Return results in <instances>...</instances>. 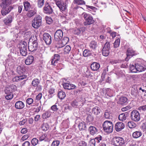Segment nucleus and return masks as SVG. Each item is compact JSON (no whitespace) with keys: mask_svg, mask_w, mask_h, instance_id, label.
<instances>
[{"mask_svg":"<svg viewBox=\"0 0 146 146\" xmlns=\"http://www.w3.org/2000/svg\"><path fill=\"white\" fill-rule=\"evenodd\" d=\"M58 96L59 98L62 100L65 98L66 96V94L65 92L62 91H60L58 92Z\"/></svg>","mask_w":146,"mask_h":146,"instance_id":"obj_37","label":"nucleus"},{"mask_svg":"<svg viewBox=\"0 0 146 146\" xmlns=\"http://www.w3.org/2000/svg\"><path fill=\"white\" fill-rule=\"evenodd\" d=\"M74 3L78 5H83L85 4L84 1L83 0H74Z\"/></svg>","mask_w":146,"mask_h":146,"instance_id":"obj_50","label":"nucleus"},{"mask_svg":"<svg viewBox=\"0 0 146 146\" xmlns=\"http://www.w3.org/2000/svg\"><path fill=\"white\" fill-rule=\"evenodd\" d=\"M42 23V17L40 15L35 16L32 21V26L35 29L38 28Z\"/></svg>","mask_w":146,"mask_h":146,"instance_id":"obj_3","label":"nucleus"},{"mask_svg":"<svg viewBox=\"0 0 146 146\" xmlns=\"http://www.w3.org/2000/svg\"><path fill=\"white\" fill-rule=\"evenodd\" d=\"M69 38L67 37H64L62 40L61 43L64 46L66 45L68 42Z\"/></svg>","mask_w":146,"mask_h":146,"instance_id":"obj_45","label":"nucleus"},{"mask_svg":"<svg viewBox=\"0 0 146 146\" xmlns=\"http://www.w3.org/2000/svg\"><path fill=\"white\" fill-rule=\"evenodd\" d=\"M17 90V87L15 85H12L6 87L4 90L5 97L7 100L12 99L13 97V92Z\"/></svg>","mask_w":146,"mask_h":146,"instance_id":"obj_1","label":"nucleus"},{"mask_svg":"<svg viewBox=\"0 0 146 146\" xmlns=\"http://www.w3.org/2000/svg\"><path fill=\"white\" fill-rule=\"evenodd\" d=\"M101 111V109L98 106L94 107L92 110V113L96 115L99 114Z\"/></svg>","mask_w":146,"mask_h":146,"instance_id":"obj_30","label":"nucleus"},{"mask_svg":"<svg viewBox=\"0 0 146 146\" xmlns=\"http://www.w3.org/2000/svg\"><path fill=\"white\" fill-rule=\"evenodd\" d=\"M3 7L1 10V12L3 16H5L8 14L13 9L11 6H5L3 5Z\"/></svg>","mask_w":146,"mask_h":146,"instance_id":"obj_13","label":"nucleus"},{"mask_svg":"<svg viewBox=\"0 0 146 146\" xmlns=\"http://www.w3.org/2000/svg\"><path fill=\"white\" fill-rule=\"evenodd\" d=\"M102 126L105 131L107 133H110L113 131V125L111 121L108 120L105 121Z\"/></svg>","mask_w":146,"mask_h":146,"instance_id":"obj_2","label":"nucleus"},{"mask_svg":"<svg viewBox=\"0 0 146 146\" xmlns=\"http://www.w3.org/2000/svg\"><path fill=\"white\" fill-rule=\"evenodd\" d=\"M36 9L34 8L33 9L29 11L27 15V17L30 18L34 16L36 13Z\"/></svg>","mask_w":146,"mask_h":146,"instance_id":"obj_26","label":"nucleus"},{"mask_svg":"<svg viewBox=\"0 0 146 146\" xmlns=\"http://www.w3.org/2000/svg\"><path fill=\"white\" fill-rule=\"evenodd\" d=\"M46 23L48 24L51 23L52 21L51 18L48 17H46Z\"/></svg>","mask_w":146,"mask_h":146,"instance_id":"obj_59","label":"nucleus"},{"mask_svg":"<svg viewBox=\"0 0 146 146\" xmlns=\"http://www.w3.org/2000/svg\"><path fill=\"white\" fill-rule=\"evenodd\" d=\"M79 146H87V144L85 141H82L79 143Z\"/></svg>","mask_w":146,"mask_h":146,"instance_id":"obj_62","label":"nucleus"},{"mask_svg":"<svg viewBox=\"0 0 146 146\" xmlns=\"http://www.w3.org/2000/svg\"><path fill=\"white\" fill-rule=\"evenodd\" d=\"M12 3V0H3L2 3L3 6H7V5Z\"/></svg>","mask_w":146,"mask_h":146,"instance_id":"obj_44","label":"nucleus"},{"mask_svg":"<svg viewBox=\"0 0 146 146\" xmlns=\"http://www.w3.org/2000/svg\"><path fill=\"white\" fill-rule=\"evenodd\" d=\"M86 21V22L84 23L85 25H91L94 22L92 17L90 16L88 14L84 13L82 15Z\"/></svg>","mask_w":146,"mask_h":146,"instance_id":"obj_5","label":"nucleus"},{"mask_svg":"<svg viewBox=\"0 0 146 146\" xmlns=\"http://www.w3.org/2000/svg\"><path fill=\"white\" fill-rule=\"evenodd\" d=\"M71 50V47L70 46L67 45L64 48V53H68Z\"/></svg>","mask_w":146,"mask_h":146,"instance_id":"obj_48","label":"nucleus"},{"mask_svg":"<svg viewBox=\"0 0 146 146\" xmlns=\"http://www.w3.org/2000/svg\"><path fill=\"white\" fill-rule=\"evenodd\" d=\"M50 115V112L46 111L43 113L42 115V117L43 119H46L49 117Z\"/></svg>","mask_w":146,"mask_h":146,"instance_id":"obj_46","label":"nucleus"},{"mask_svg":"<svg viewBox=\"0 0 146 146\" xmlns=\"http://www.w3.org/2000/svg\"><path fill=\"white\" fill-rule=\"evenodd\" d=\"M42 97V94L41 93H39L36 96V99L37 100H40Z\"/></svg>","mask_w":146,"mask_h":146,"instance_id":"obj_63","label":"nucleus"},{"mask_svg":"<svg viewBox=\"0 0 146 146\" xmlns=\"http://www.w3.org/2000/svg\"><path fill=\"white\" fill-rule=\"evenodd\" d=\"M63 36V33L60 30H58L55 32L54 35V39L56 41H60Z\"/></svg>","mask_w":146,"mask_h":146,"instance_id":"obj_11","label":"nucleus"},{"mask_svg":"<svg viewBox=\"0 0 146 146\" xmlns=\"http://www.w3.org/2000/svg\"><path fill=\"white\" fill-rule=\"evenodd\" d=\"M38 140L36 138H33L31 140V143L33 146L36 145L38 143Z\"/></svg>","mask_w":146,"mask_h":146,"instance_id":"obj_54","label":"nucleus"},{"mask_svg":"<svg viewBox=\"0 0 146 146\" xmlns=\"http://www.w3.org/2000/svg\"><path fill=\"white\" fill-rule=\"evenodd\" d=\"M106 95L108 96L109 97H112L113 96V91L109 88H107L106 90Z\"/></svg>","mask_w":146,"mask_h":146,"instance_id":"obj_42","label":"nucleus"},{"mask_svg":"<svg viewBox=\"0 0 146 146\" xmlns=\"http://www.w3.org/2000/svg\"><path fill=\"white\" fill-rule=\"evenodd\" d=\"M34 60V58L33 56L31 55L28 56L26 59L25 62L26 64L27 65L31 64Z\"/></svg>","mask_w":146,"mask_h":146,"instance_id":"obj_23","label":"nucleus"},{"mask_svg":"<svg viewBox=\"0 0 146 146\" xmlns=\"http://www.w3.org/2000/svg\"><path fill=\"white\" fill-rule=\"evenodd\" d=\"M38 46L37 40H35L31 43L29 44L28 49L29 51L33 52L36 50Z\"/></svg>","mask_w":146,"mask_h":146,"instance_id":"obj_12","label":"nucleus"},{"mask_svg":"<svg viewBox=\"0 0 146 146\" xmlns=\"http://www.w3.org/2000/svg\"><path fill=\"white\" fill-rule=\"evenodd\" d=\"M89 46L91 49L95 50L97 46V42L94 41H92L90 43Z\"/></svg>","mask_w":146,"mask_h":146,"instance_id":"obj_32","label":"nucleus"},{"mask_svg":"<svg viewBox=\"0 0 146 146\" xmlns=\"http://www.w3.org/2000/svg\"><path fill=\"white\" fill-rule=\"evenodd\" d=\"M130 70L131 72H137L136 68V64L134 65L132 64H130Z\"/></svg>","mask_w":146,"mask_h":146,"instance_id":"obj_39","label":"nucleus"},{"mask_svg":"<svg viewBox=\"0 0 146 146\" xmlns=\"http://www.w3.org/2000/svg\"><path fill=\"white\" fill-rule=\"evenodd\" d=\"M136 68L137 72H142L144 71L146 69L144 67L140 64L139 63L136 64Z\"/></svg>","mask_w":146,"mask_h":146,"instance_id":"obj_29","label":"nucleus"},{"mask_svg":"<svg viewBox=\"0 0 146 146\" xmlns=\"http://www.w3.org/2000/svg\"><path fill=\"white\" fill-rule=\"evenodd\" d=\"M49 128V126L47 123H44L41 126V129L43 131H47Z\"/></svg>","mask_w":146,"mask_h":146,"instance_id":"obj_40","label":"nucleus"},{"mask_svg":"<svg viewBox=\"0 0 146 146\" xmlns=\"http://www.w3.org/2000/svg\"><path fill=\"white\" fill-rule=\"evenodd\" d=\"M24 9L26 11H28L31 7L30 3L28 1H25L23 2Z\"/></svg>","mask_w":146,"mask_h":146,"instance_id":"obj_34","label":"nucleus"},{"mask_svg":"<svg viewBox=\"0 0 146 146\" xmlns=\"http://www.w3.org/2000/svg\"><path fill=\"white\" fill-rule=\"evenodd\" d=\"M142 133L140 131H137L134 132L132 134L133 137L135 138H137L141 136Z\"/></svg>","mask_w":146,"mask_h":146,"instance_id":"obj_35","label":"nucleus"},{"mask_svg":"<svg viewBox=\"0 0 146 146\" xmlns=\"http://www.w3.org/2000/svg\"><path fill=\"white\" fill-rule=\"evenodd\" d=\"M51 109L53 111H57L58 110V108L57 106L55 104L51 106Z\"/></svg>","mask_w":146,"mask_h":146,"instance_id":"obj_60","label":"nucleus"},{"mask_svg":"<svg viewBox=\"0 0 146 146\" xmlns=\"http://www.w3.org/2000/svg\"><path fill=\"white\" fill-rule=\"evenodd\" d=\"M127 101L128 99L126 97L122 96L119 98L118 102L119 104L121 105L126 104L127 103Z\"/></svg>","mask_w":146,"mask_h":146,"instance_id":"obj_27","label":"nucleus"},{"mask_svg":"<svg viewBox=\"0 0 146 146\" xmlns=\"http://www.w3.org/2000/svg\"><path fill=\"white\" fill-rule=\"evenodd\" d=\"M125 127L124 124L121 122H117L115 126V130L117 132L121 131Z\"/></svg>","mask_w":146,"mask_h":146,"instance_id":"obj_16","label":"nucleus"},{"mask_svg":"<svg viewBox=\"0 0 146 146\" xmlns=\"http://www.w3.org/2000/svg\"><path fill=\"white\" fill-rule=\"evenodd\" d=\"M43 11L44 13L50 14L53 12V9L50 5L48 2H46L43 8Z\"/></svg>","mask_w":146,"mask_h":146,"instance_id":"obj_10","label":"nucleus"},{"mask_svg":"<svg viewBox=\"0 0 146 146\" xmlns=\"http://www.w3.org/2000/svg\"><path fill=\"white\" fill-rule=\"evenodd\" d=\"M60 57L58 54H54V55L53 58L52 59L51 61V64L53 66H56L59 61Z\"/></svg>","mask_w":146,"mask_h":146,"instance_id":"obj_17","label":"nucleus"},{"mask_svg":"<svg viewBox=\"0 0 146 146\" xmlns=\"http://www.w3.org/2000/svg\"><path fill=\"white\" fill-rule=\"evenodd\" d=\"M128 114L125 113L120 114L119 116L118 119L120 121H123L126 119Z\"/></svg>","mask_w":146,"mask_h":146,"instance_id":"obj_31","label":"nucleus"},{"mask_svg":"<svg viewBox=\"0 0 146 146\" xmlns=\"http://www.w3.org/2000/svg\"><path fill=\"white\" fill-rule=\"evenodd\" d=\"M126 54L127 57L129 56H133L136 55L137 53L135 51L133 50L132 48H129L127 50Z\"/></svg>","mask_w":146,"mask_h":146,"instance_id":"obj_20","label":"nucleus"},{"mask_svg":"<svg viewBox=\"0 0 146 146\" xmlns=\"http://www.w3.org/2000/svg\"><path fill=\"white\" fill-rule=\"evenodd\" d=\"M112 143L115 146H123L125 144L123 139L120 137H115L112 139Z\"/></svg>","mask_w":146,"mask_h":146,"instance_id":"obj_4","label":"nucleus"},{"mask_svg":"<svg viewBox=\"0 0 146 146\" xmlns=\"http://www.w3.org/2000/svg\"><path fill=\"white\" fill-rule=\"evenodd\" d=\"M48 92L49 94L48 96L51 98L52 96V94H54L55 92V89L53 88H51L49 89Z\"/></svg>","mask_w":146,"mask_h":146,"instance_id":"obj_47","label":"nucleus"},{"mask_svg":"<svg viewBox=\"0 0 146 146\" xmlns=\"http://www.w3.org/2000/svg\"><path fill=\"white\" fill-rule=\"evenodd\" d=\"M40 83V81L37 78H35L33 80L31 84L34 87H36L39 85Z\"/></svg>","mask_w":146,"mask_h":146,"instance_id":"obj_36","label":"nucleus"},{"mask_svg":"<svg viewBox=\"0 0 146 146\" xmlns=\"http://www.w3.org/2000/svg\"><path fill=\"white\" fill-rule=\"evenodd\" d=\"M110 49V44L108 42H107L104 47L102 50V54L105 56H108L110 53L109 50Z\"/></svg>","mask_w":146,"mask_h":146,"instance_id":"obj_8","label":"nucleus"},{"mask_svg":"<svg viewBox=\"0 0 146 146\" xmlns=\"http://www.w3.org/2000/svg\"><path fill=\"white\" fill-rule=\"evenodd\" d=\"M88 131L90 134L93 135L97 134L98 132V129L95 127L93 126H91L89 127Z\"/></svg>","mask_w":146,"mask_h":146,"instance_id":"obj_19","label":"nucleus"},{"mask_svg":"<svg viewBox=\"0 0 146 146\" xmlns=\"http://www.w3.org/2000/svg\"><path fill=\"white\" fill-rule=\"evenodd\" d=\"M15 107L18 109H21L25 107L24 103L21 101H18L16 102L15 104Z\"/></svg>","mask_w":146,"mask_h":146,"instance_id":"obj_18","label":"nucleus"},{"mask_svg":"<svg viewBox=\"0 0 146 146\" xmlns=\"http://www.w3.org/2000/svg\"><path fill=\"white\" fill-rule=\"evenodd\" d=\"M78 127L80 131L85 130L86 129V123L84 121L80 122L78 125Z\"/></svg>","mask_w":146,"mask_h":146,"instance_id":"obj_28","label":"nucleus"},{"mask_svg":"<svg viewBox=\"0 0 146 146\" xmlns=\"http://www.w3.org/2000/svg\"><path fill=\"white\" fill-rule=\"evenodd\" d=\"M27 76V75H25L17 76L13 79V81L14 82H19L24 79L26 78Z\"/></svg>","mask_w":146,"mask_h":146,"instance_id":"obj_22","label":"nucleus"},{"mask_svg":"<svg viewBox=\"0 0 146 146\" xmlns=\"http://www.w3.org/2000/svg\"><path fill=\"white\" fill-rule=\"evenodd\" d=\"M128 125L130 128H132L135 126V124L133 121H129L128 123Z\"/></svg>","mask_w":146,"mask_h":146,"instance_id":"obj_55","label":"nucleus"},{"mask_svg":"<svg viewBox=\"0 0 146 146\" xmlns=\"http://www.w3.org/2000/svg\"><path fill=\"white\" fill-rule=\"evenodd\" d=\"M130 117L131 119L134 121H138L140 119V113L138 111L136 110H134L131 111Z\"/></svg>","mask_w":146,"mask_h":146,"instance_id":"obj_7","label":"nucleus"},{"mask_svg":"<svg viewBox=\"0 0 146 146\" xmlns=\"http://www.w3.org/2000/svg\"><path fill=\"white\" fill-rule=\"evenodd\" d=\"M110 114L108 111L106 110L104 113V117L107 119H110Z\"/></svg>","mask_w":146,"mask_h":146,"instance_id":"obj_52","label":"nucleus"},{"mask_svg":"<svg viewBox=\"0 0 146 146\" xmlns=\"http://www.w3.org/2000/svg\"><path fill=\"white\" fill-rule=\"evenodd\" d=\"M47 136V135L46 134H42L39 137V140L40 141H42L44 140Z\"/></svg>","mask_w":146,"mask_h":146,"instance_id":"obj_58","label":"nucleus"},{"mask_svg":"<svg viewBox=\"0 0 146 146\" xmlns=\"http://www.w3.org/2000/svg\"><path fill=\"white\" fill-rule=\"evenodd\" d=\"M94 139L96 142L98 143L100 142V141L102 140V137L101 136L99 135L98 137H96Z\"/></svg>","mask_w":146,"mask_h":146,"instance_id":"obj_57","label":"nucleus"},{"mask_svg":"<svg viewBox=\"0 0 146 146\" xmlns=\"http://www.w3.org/2000/svg\"><path fill=\"white\" fill-rule=\"evenodd\" d=\"M43 38L46 44L49 45L52 42L51 37L48 33H45L43 35Z\"/></svg>","mask_w":146,"mask_h":146,"instance_id":"obj_14","label":"nucleus"},{"mask_svg":"<svg viewBox=\"0 0 146 146\" xmlns=\"http://www.w3.org/2000/svg\"><path fill=\"white\" fill-rule=\"evenodd\" d=\"M72 106L76 108L80 106L79 102L76 100L73 101L71 104Z\"/></svg>","mask_w":146,"mask_h":146,"instance_id":"obj_43","label":"nucleus"},{"mask_svg":"<svg viewBox=\"0 0 146 146\" xmlns=\"http://www.w3.org/2000/svg\"><path fill=\"white\" fill-rule=\"evenodd\" d=\"M91 69L93 71L98 70L100 67V65L97 62H93L90 66Z\"/></svg>","mask_w":146,"mask_h":146,"instance_id":"obj_24","label":"nucleus"},{"mask_svg":"<svg viewBox=\"0 0 146 146\" xmlns=\"http://www.w3.org/2000/svg\"><path fill=\"white\" fill-rule=\"evenodd\" d=\"M33 102V99L31 98H28L26 100V102L29 105H30L32 104Z\"/></svg>","mask_w":146,"mask_h":146,"instance_id":"obj_56","label":"nucleus"},{"mask_svg":"<svg viewBox=\"0 0 146 146\" xmlns=\"http://www.w3.org/2000/svg\"><path fill=\"white\" fill-rule=\"evenodd\" d=\"M85 29V28L84 27H82L80 28H76L74 30V33L75 35H79L84 32Z\"/></svg>","mask_w":146,"mask_h":146,"instance_id":"obj_21","label":"nucleus"},{"mask_svg":"<svg viewBox=\"0 0 146 146\" xmlns=\"http://www.w3.org/2000/svg\"><path fill=\"white\" fill-rule=\"evenodd\" d=\"M27 43L25 42H23L19 44V50L21 54L23 56H26L27 54Z\"/></svg>","mask_w":146,"mask_h":146,"instance_id":"obj_6","label":"nucleus"},{"mask_svg":"<svg viewBox=\"0 0 146 146\" xmlns=\"http://www.w3.org/2000/svg\"><path fill=\"white\" fill-rule=\"evenodd\" d=\"M137 89L135 86H133L131 89V94L134 97H136L138 94Z\"/></svg>","mask_w":146,"mask_h":146,"instance_id":"obj_33","label":"nucleus"},{"mask_svg":"<svg viewBox=\"0 0 146 146\" xmlns=\"http://www.w3.org/2000/svg\"><path fill=\"white\" fill-rule=\"evenodd\" d=\"M12 20L13 18L11 16L9 15L5 18L3 22L5 25H9L12 22Z\"/></svg>","mask_w":146,"mask_h":146,"instance_id":"obj_25","label":"nucleus"},{"mask_svg":"<svg viewBox=\"0 0 146 146\" xmlns=\"http://www.w3.org/2000/svg\"><path fill=\"white\" fill-rule=\"evenodd\" d=\"M120 42V39L119 38H117L115 41L114 43V48H117L119 47Z\"/></svg>","mask_w":146,"mask_h":146,"instance_id":"obj_49","label":"nucleus"},{"mask_svg":"<svg viewBox=\"0 0 146 146\" xmlns=\"http://www.w3.org/2000/svg\"><path fill=\"white\" fill-rule=\"evenodd\" d=\"M138 109L140 110L145 111L146 110V105L145 106L139 107L138 108Z\"/></svg>","mask_w":146,"mask_h":146,"instance_id":"obj_64","label":"nucleus"},{"mask_svg":"<svg viewBox=\"0 0 146 146\" xmlns=\"http://www.w3.org/2000/svg\"><path fill=\"white\" fill-rule=\"evenodd\" d=\"M60 143V141L59 140H54L51 144V146H58Z\"/></svg>","mask_w":146,"mask_h":146,"instance_id":"obj_53","label":"nucleus"},{"mask_svg":"<svg viewBox=\"0 0 146 146\" xmlns=\"http://www.w3.org/2000/svg\"><path fill=\"white\" fill-rule=\"evenodd\" d=\"M17 71L18 73L19 74H21V73L23 72H25L24 66L23 67L18 66L17 68Z\"/></svg>","mask_w":146,"mask_h":146,"instance_id":"obj_38","label":"nucleus"},{"mask_svg":"<svg viewBox=\"0 0 146 146\" xmlns=\"http://www.w3.org/2000/svg\"><path fill=\"white\" fill-rule=\"evenodd\" d=\"M91 52L90 50L85 49L83 51V55L84 57L90 56L91 55Z\"/></svg>","mask_w":146,"mask_h":146,"instance_id":"obj_41","label":"nucleus"},{"mask_svg":"<svg viewBox=\"0 0 146 146\" xmlns=\"http://www.w3.org/2000/svg\"><path fill=\"white\" fill-rule=\"evenodd\" d=\"M96 141L94 139H91L90 143L91 146H95L96 143Z\"/></svg>","mask_w":146,"mask_h":146,"instance_id":"obj_61","label":"nucleus"},{"mask_svg":"<svg viewBox=\"0 0 146 146\" xmlns=\"http://www.w3.org/2000/svg\"><path fill=\"white\" fill-rule=\"evenodd\" d=\"M38 6L39 8L42 7L44 4V0H38Z\"/></svg>","mask_w":146,"mask_h":146,"instance_id":"obj_51","label":"nucleus"},{"mask_svg":"<svg viewBox=\"0 0 146 146\" xmlns=\"http://www.w3.org/2000/svg\"><path fill=\"white\" fill-rule=\"evenodd\" d=\"M55 1V3L62 12L66 11L67 10L66 5V3L62 2L58 0Z\"/></svg>","mask_w":146,"mask_h":146,"instance_id":"obj_9","label":"nucleus"},{"mask_svg":"<svg viewBox=\"0 0 146 146\" xmlns=\"http://www.w3.org/2000/svg\"><path fill=\"white\" fill-rule=\"evenodd\" d=\"M62 85L64 89L69 90H72L74 89L76 86L73 84H70L69 82H63Z\"/></svg>","mask_w":146,"mask_h":146,"instance_id":"obj_15","label":"nucleus"}]
</instances>
